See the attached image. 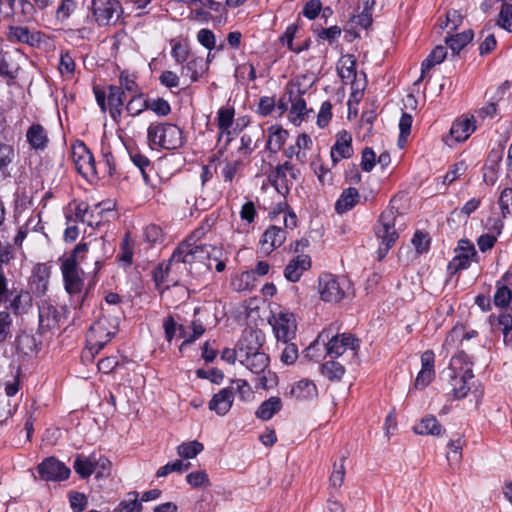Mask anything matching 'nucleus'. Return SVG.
<instances>
[{
  "mask_svg": "<svg viewBox=\"0 0 512 512\" xmlns=\"http://www.w3.org/2000/svg\"><path fill=\"white\" fill-rule=\"evenodd\" d=\"M262 346L260 331L246 329L239 341L240 352H258Z\"/></svg>",
  "mask_w": 512,
  "mask_h": 512,
  "instance_id": "33",
  "label": "nucleus"
},
{
  "mask_svg": "<svg viewBox=\"0 0 512 512\" xmlns=\"http://www.w3.org/2000/svg\"><path fill=\"white\" fill-rule=\"evenodd\" d=\"M239 362L251 372L260 373L268 366L269 356L268 354H240Z\"/></svg>",
  "mask_w": 512,
  "mask_h": 512,
  "instance_id": "34",
  "label": "nucleus"
},
{
  "mask_svg": "<svg viewBox=\"0 0 512 512\" xmlns=\"http://www.w3.org/2000/svg\"><path fill=\"white\" fill-rule=\"evenodd\" d=\"M345 457H342L340 463H334L333 471L330 476V486L334 489H339L345 478V466H344Z\"/></svg>",
  "mask_w": 512,
  "mask_h": 512,
  "instance_id": "51",
  "label": "nucleus"
},
{
  "mask_svg": "<svg viewBox=\"0 0 512 512\" xmlns=\"http://www.w3.org/2000/svg\"><path fill=\"white\" fill-rule=\"evenodd\" d=\"M418 435L440 436L445 431L434 415H426L413 427Z\"/></svg>",
  "mask_w": 512,
  "mask_h": 512,
  "instance_id": "31",
  "label": "nucleus"
},
{
  "mask_svg": "<svg viewBox=\"0 0 512 512\" xmlns=\"http://www.w3.org/2000/svg\"><path fill=\"white\" fill-rule=\"evenodd\" d=\"M397 219L398 212L393 208L386 209L380 215L379 225L376 228V236L380 240L378 248L379 259L385 257L399 237L396 228Z\"/></svg>",
  "mask_w": 512,
  "mask_h": 512,
  "instance_id": "7",
  "label": "nucleus"
},
{
  "mask_svg": "<svg viewBox=\"0 0 512 512\" xmlns=\"http://www.w3.org/2000/svg\"><path fill=\"white\" fill-rule=\"evenodd\" d=\"M313 169L315 174L317 175V178L319 182L322 185H331L333 181V176L329 168L325 167L320 162H313L312 163Z\"/></svg>",
  "mask_w": 512,
  "mask_h": 512,
  "instance_id": "64",
  "label": "nucleus"
},
{
  "mask_svg": "<svg viewBox=\"0 0 512 512\" xmlns=\"http://www.w3.org/2000/svg\"><path fill=\"white\" fill-rule=\"evenodd\" d=\"M235 109L232 106H223L217 112V126L219 129L218 143L226 147L233 139L232 126Z\"/></svg>",
  "mask_w": 512,
  "mask_h": 512,
  "instance_id": "13",
  "label": "nucleus"
},
{
  "mask_svg": "<svg viewBox=\"0 0 512 512\" xmlns=\"http://www.w3.org/2000/svg\"><path fill=\"white\" fill-rule=\"evenodd\" d=\"M219 254L220 251L216 247L208 244H196L194 237L191 236L173 252L172 260H178L185 264L201 262L210 269L212 261H216Z\"/></svg>",
  "mask_w": 512,
  "mask_h": 512,
  "instance_id": "4",
  "label": "nucleus"
},
{
  "mask_svg": "<svg viewBox=\"0 0 512 512\" xmlns=\"http://www.w3.org/2000/svg\"><path fill=\"white\" fill-rule=\"evenodd\" d=\"M7 36L11 42L32 44L34 40L26 27L11 26Z\"/></svg>",
  "mask_w": 512,
  "mask_h": 512,
  "instance_id": "47",
  "label": "nucleus"
},
{
  "mask_svg": "<svg viewBox=\"0 0 512 512\" xmlns=\"http://www.w3.org/2000/svg\"><path fill=\"white\" fill-rule=\"evenodd\" d=\"M114 331H107L105 323L102 320L94 323L89 332L87 333V347L89 350H101L104 348L107 342L110 341L111 337L114 336Z\"/></svg>",
  "mask_w": 512,
  "mask_h": 512,
  "instance_id": "15",
  "label": "nucleus"
},
{
  "mask_svg": "<svg viewBox=\"0 0 512 512\" xmlns=\"http://www.w3.org/2000/svg\"><path fill=\"white\" fill-rule=\"evenodd\" d=\"M124 92L121 87L111 85L108 93V105L111 118L115 122H120L122 116V107L124 104Z\"/></svg>",
  "mask_w": 512,
  "mask_h": 512,
  "instance_id": "30",
  "label": "nucleus"
},
{
  "mask_svg": "<svg viewBox=\"0 0 512 512\" xmlns=\"http://www.w3.org/2000/svg\"><path fill=\"white\" fill-rule=\"evenodd\" d=\"M148 109L152 110L159 116H166L170 113V104L163 98L147 100Z\"/></svg>",
  "mask_w": 512,
  "mask_h": 512,
  "instance_id": "63",
  "label": "nucleus"
},
{
  "mask_svg": "<svg viewBox=\"0 0 512 512\" xmlns=\"http://www.w3.org/2000/svg\"><path fill=\"white\" fill-rule=\"evenodd\" d=\"M218 323L216 314L208 311L207 309L195 308L194 319L190 324L191 334L186 336V332L182 326H178L172 316L165 318L163 328L165 331L166 339L171 341L175 336L176 331L179 330L184 340L180 345V350L186 349L189 344L201 337L207 329L215 327Z\"/></svg>",
  "mask_w": 512,
  "mask_h": 512,
  "instance_id": "1",
  "label": "nucleus"
},
{
  "mask_svg": "<svg viewBox=\"0 0 512 512\" xmlns=\"http://www.w3.org/2000/svg\"><path fill=\"white\" fill-rule=\"evenodd\" d=\"M288 395L297 401H312L318 397V389L312 380L301 379L291 386Z\"/></svg>",
  "mask_w": 512,
  "mask_h": 512,
  "instance_id": "19",
  "label": "nucleus"
},
{
  "mask_svg": "<svg viewBox=\"0 0 512 512\" xmlns=\"http://www.w3.org/2000/svg\"><path fill=\"white\" fill-rule=\"evenodd\" d=\"M498 324L502 330L506 347L512 350V316L510 314H501L498 317Z\"/></svg>",
  "mask_w": 512,
  "mask_h": 512,
  "instance_id": "46",
  "label": "nucleus"
},
{
  "mask_svg": "<svg viewBox=\"0 0 512 512\" xmlns=\"http://www.w3.org/2000/svg\"><path fill=\"white\" fill-rule=\"evenodd\" d=\"M338 75L342 80L350 81L356 75V60L352 55H344L337 66Z\"/></svg>",
  "mask_w": 512,
  "mask_h": 512,
  "instance_id": "40",
  "label": "nucleus"
},
{
  "mask_svg": "<svg viewBox=\"0 0 512 512\" xmlns=\"http://www.w3.org/2000/svg\"><path fill=\"white\" fill-rule=\"evenodd\" d=\"M181 263L178 260H172V257L164 263L159 264L153 271V278L156 286L161 288L162 285L167 284L165 288L169 287V282L176 283L174 280H169V273L173 264Z\"/></svg>",
  "mask_w": 512,
  "mask_h": 512,
  "instance_id": "39",
  "label": "nucleus"
},
{
  "mask_svg": "<svg viewBox=\"0 0 512 512\" xmlns=\"http://www.w3.org/2000/svg\"><path fill=\"white\" fill-rule=\"evenodd\" d=\"M90 213V207L88 204L81 202L75 207V221L87 223L89 226L98 225V221L94 219H88V214Z\"/></svg>",
  "mask_w": 512,
  "mask_h": 512,
  "instance_id": "61",
  "label": "nucleus"
},
{
  "mask_svg": "<svg viewBox=\"0 0 512 512\" xmlns=\"http://www.w3.org/2000/svg\"><path fill=\"white\" fill-rule=\"evenodd\" d=\"M233 390V394L236 392L243 401L250 399L252 396L251 386L247 381L243 379H237L232 381L231 386L228 387Z\"/></svg>",
  "mask_w": 512,
  "mask_h": 512,
  "instance_id": "55",
  "label": "nucleus"
},
{
  "mask_svg": "<svg viewBox=\"0 0 512 512\" xmlns=\"http://www.w3.org/2000/svg\"><path fill=\"white\" fill-rule=\"evenodd\" d=\"M87 250V244L79 243L69 255L61 259V272L63 275L64 286L65 290L70 295H78L83 289V272L78 268V265L83 260L82 254L86 253Z\"/></svg>",
  "mask_w": 512,
  "mask_h": 512,
  "instance_id": "3",
  "label": "nucleus"
},
{
  "mask_svg": "<svg viewBox=\"0 0 512 512\" xmlns=\"http://www.w3.org/2000/svg\"><path fill=\"white\" fill-rule=\"evenodd\" d=\"M147 139L151 147L168 150L180 148L184 143L182 130L171 123H151L147 129Z\"/></svg>",
  "mask_w": 512,
  "mask_h": 512,
  "instance_id": "6",
  "label": "nucleus"
},
{
  "mask_svg": "<svg viewBox=\"0 0 512 512\" xmlns=\"http://www.w3.org/2000/svg\"><path fill=\"white\" fill-rule=\"evenodd\" d=\"M287 231L280 226L271 225L264 232L261 245L266 253H270L274 249L280 247L286 240Z\"/></svg>",
  "mask_w": 512,
  "mask_h": 512,
  "instance_id": "21",
  "label": "nucleus"
},
{
  "mask_svg": "<svg viewBox=\"0 0 512 512\" xmlns=\"http://www.w3.org/2000/svg\"><path fill=\"white\" fill-rule=\"evenodd\" d=\"M233 400V390L228 387L223 388L212 397L209 402V409L223 416L231 409Z\"/></svg>",
  "mask_w": 512,
  "mask_h": 512,
  "instance_id": "26",
  "label": "nucleus"
},
{
  "mask_svg": "<svg viewBox=\"0 0 512 512\" xmlns=\"http://www.w3.org/2000/svg\"><path fill=\"white\" fill-rule=\"evenodd\" d=\"M57 308L48 301H43L39 306V328L43 331L55 328L60 321Z\"/></svg>",
  "mask_w": 512,
  "mask_h": 512,
  "instance_id": "23",
  "label": "nucleus"
},
{
  "mask_svg": "<svg viewBox=\"0 0 512 512\" xmlns=\"http://www.w3.org/2000/svg\"><path fill=\"white\" fill-rule=\"evenodd\" d=\"M14 155V149L12 146L0 144V175L4 178L10 175L8 167L14 159Z\"/></svg>",
  "mask_w": 512,
  "mask_h": 512,
  "instance_id": "44",
  "label": "nucleus"
},
{
  "mask_svg": "<svg viewBox=\"0 0 512 512\" xmlns=\"http://www.w3.org/2000/svg\"><path fill=\"white\" fill-rule=\"evenodd\" d=\"M186 481L195 488L207 487L210 485L208 475L205 471L191 472L186 476Z\"/></svg>",
  "mask_w": 512,
  "mask_h": 512,
  "instance_id": "62",
  "label": "nucleus"
},
{
  "mask_svg": "<svg viewBox=\"0 0 512 512\" xmlns=\"http://www.w3.org/2000/svg\"><path fill=\"white\" fill-rule=\"evenodd\" d=\"M209 69V57L205 60L202 57L191 58L182 67V75L189 76L192 82L198 81Z\"/></svg>",
  "mask_w": 512,
  "mask_h": 512,
  "instance_id": "29",
  "label": "nucleus"
},
{
  "mask_svg": "<svg viewBox=\"0 0 512 512\" xmlns=\"http://www.w3.org/2000/svg\"><path fill=\"white\" fill-rule=\"evenodd\" d=\"M2 302L6 303V308L16 316L27 314L33 307V297L29 291L24 289L9 290Z\"/></svg>",
  "mask_w": 512,
  "mask_h": 512,
  "instance_id": "11",
  "label": "nucleus"
},
{
  "mask_svg": "<svg viewBox=\"0 0 512 512\" xmlns=\"http://www.w3.org/2000/svg\"><path fill=\"white\" fill-rule=\"evenodd\" d=\"M454 251L455 256L448 264V270L453 274L469 268L472 262H479L475 246L468 239H460Z\"/></svg>",
  "mask_w": 512,
  "mask_h": 512,
  "instance_id": "10",
  "label": "nucleus"
},
{
  "mask_svg": "<svg viewBox=\"0 0 512 512\" xmlns=\"http://www.w3.org/2000/svg\"><path fill=\"white\" fill-rule=\"evenodd\" d=\"M203 449V444L194 440L179 445L177 447V453L180 457L191 459L194 458L197 454H199Z\"/></svg>",
  "mask_w": 512,
  "mask_h": 512,
  "instance_id": "45",
  "label": "nucleus"
},
{
  "mask_svg": "<svg viewBox=\"0 0 512 512\" xmlns=\"http://www.w3.org/2000/svg\"><path fill=\"white\" fill-rule=\"evenodd\" d=\"M421 363L422 367L415 379L414 384L416 389H424L427 387L435 376V359L433 354H422Z\"/></svg>",
  "mask_w": 512,
  "mask_h": 512,
  "instance_id": "24",
  "label": "nucleus"
},
{
  "mask_svg": "<svg viewBox=\"0 0 512 512\" xmlns=\"http://www.w3.org/2000/svg\"><path fill=\"white\" fill-rule=\"evenodd\" d=\"M351 143L352 137L348 132L343 131L338 133L337 139L330 151L331 159L334 164L352 156L353 149Z\"/></svg>",
  "mask_w": 512,
  "mask_h": 512,
  "instance_id": "20",
  "label": "nucleus"
},
{
  "mask_svg": "<svg viewBox=\"0 0 512 512\" xmlns=\"http://www.w3.org/2000/svg\"><path fill=\"white\" fill-rule=\"evenodd\" d=\"M287 137L288 132L286 130L279 126H271L268 129V140L266 143V148L273 153L278 152L282 148Z\"/></svg>",
  "mask_w": 512,
  "mask_h": 512,
  "instance_id": "38",
  "label": "nucleus"
},
{
  "mask_svg": "<svg viewBox=\"0 0 512 512\" xmlns=\"http://www.w3.org/2000/svg\"><path fill=\"white\" fill-rule=\"evenodd\" d=\"M447 51L446 47L442 45L436 46L432 52L427 56V58L422 62L421 65V75L419 79L415 82V84H418L420 81L423 80L425 73L429 71L434 66L442 63L444 59L446 58Z\"/></svg>",
  "mask_w": 512,
  "mask_h": 512,
  "instance_id": "35",
  "label": "nucleus"
},
{
  "mask_svg": "<svg viewBox=\"0 0 512 512\" xmlns=\"http://www.w3.org/2000/svg\"><path fill=\"white\" fill-rule=\"evenodd\" d=\"M498 202L503 218L512 215V188H505L501 192Z\"/></svg>",
  "mask_w": 512,
  "mask_h": 512,
  "instance_id": "56",
  "label": "nucleus"
},
{
  "mask_svg": "<svg viewBox=\"0 0 512 512\" xmlns=\"http://www.w3.org/2000/svg\"><path fill=\"white\" fill-rule=\"evenodd\" d=\"M476 125L473 117H462L457 119L450 129V136L456 142L466 141L475 131Z\"/></svg>",
  "mask_w": 512,
  "mask_h": 512,
  "instance_id": "28",
  "label": "nucleus"
},
{
  "mask_svg": "<svg viewBox=\"0 0 512 512\" xmlns=\"http://www.w3.org/2000/svg\"><path fill=\"white\" fill-rule=\"evenodd\" d=\"M22 375V370L20 366L15 368V371L12 372L11 378L4 381V391L8 397H12L16 395V393L20 389V377Z\"/></svg>",
  "mask_w": 512,
  "mask_h": 512,
  "instance_id": "49",
  "label": "nucleus"
},
{
  "mask_svg": "<svg viewBox=\"0 0 512 512\" xmlns=\"http://www.w3.org/2000/svg\"><path fill=\"white\" fill-rule=\"evenodd\" d=\"M292 178L293 169L288 163L277 167L274 173L270 175V181L281 194H285L289 191V185L292 182Z\"/></svg>",
  "mask_w": 512,
  "mask_h": 512,
  "instance_id": "25",
  "label": "nucleus"
},
{
  "mask_svg": "<svg viewBox=\"0 0 512 512\" xmlns=\"http://www.w3.org/2000/svg\"><path fill=\"white\" fill-rule=\"evenodd\" d=\"M359 201V193L356 188L345 189L335 203V210L338 213H345L352 209Z\"/></svg>",
  "mask_w": 512,
  "mask_h": 512,
  "instance_id": "37",
  "label": "nucleus"
},
{
  "mask_svg": "<svg viewBox=\"0 0 512 512\" xmlns=\"http://www.w3.org/2000/svg\"><path fill=\"white\" fill-rule=\"evenodd\" d=\"M498 25L508 32H512V4L504 3L501 7Z\"/></svg>",
  "mask_w": 512,
  "mask_h": 512,
  "instance_id": "54",
  "label": "nucleus"
},
{
  "mask_svg": "<svg viewBox=\"0 0 512 512\" xmlns=\"http://www.w3.org/2000/svg\"><path fill=\"white\" fill-rule=\"evenodd\" d=\"M241 166V161L239 160H226L221 169V175L224 178L225 182H232L235 175L237 174L239 168Z\"/></svg>",
  "mask_w": 512,
  "mask_h": 512,
  "instance_id": "60",
  "label": "nucleus"
},
{
  "mask_svg": "<svg viewBox=\"0 0 512 512\" xmlns=\"http://www.w3.org/2000/svg\"><path fill=\"white\" fill-rule=\"evenodd\" d=\"M148 109L147 99H143L142 94H134L126 105V111L130 116H137Z\"/></svg>",
  "mask_w": 512,
  "mask_h": 512,
  "instance_id": "48",
  "label": "nucleus"
},
{
  "mask_svg": "<svg viewBox=\"0 0 512 512\" xmlns=\"http://www.w3.org/2000/svg\"><path fill=\"white\" fill-rule=\"evenodd\" d=\"M412 126V116L408 113H403L400 120H399V138H398V145L399 147H404L407 137L410 134Z\"/></svg>",
  "mask_w": 512,
  "mask_h": 512,
  "instance_id": "50",
  "label": "nucleus"
},
{
  "mask_svg": "<svg viewBox=\"0 0 512 512\" xmlns=\"http://www.w3.org/2000/svg\"><path fill=\"white\" fill-rule=\"evenodd\" d=\"M26 138L31 148L35 150H43L48 143L47 132L40 124H32L26 132Z\"/></svg>",
  "mask_w": 512,
  "mask_h": 512,
  "instance_id": "32",
  "label": "nucleus"
},
{
  "mask_svg": "<svg viewBox=\"0 0 512 512\" xmlns=\"http://www.w3.org/2000/svg\"><path fill=\"white\" fill-rule=\"evenodd\" d=\"M190 465H191L190 463H184L181 460H176L174 462L167 463L166 465L160 467L157 470L156 476L157 477H165L172 472L186 471V470H188Z\"/></svg>",
  "mask_w": 512,
  "mask_h": 512,
  "instance_id": "52",
  "label": "nucleus"
},
{
  "mask_svg": "<svg viewBox=\"0 0 512 512\" xmlns=\"http://www.w3.org/2000/svg\"><path fill=\"white\" fill-rule=\"evenodd\" d=\"M312 140L307 134H300L296 140V158L303 162L306 159V150H310Z\"/></svg>",
  "mask_w": 512,
  "mask_h": 512,
  "instance_id": "58",
  "label": "nucleus"
},
{
  "mask_svg": "<svg viewBox=\"0 0 512 512\" xmlns=\"http://www.w3.org/2000/svg\"><path fill=\"white\" fill-rule=\"evenodd\" d=\"M298 31V26L296 24H291L289 25L284 34L280 37V42L282 44H286L287 47L295 52V53H300L301 52V48H296V46L294 45L293 43V40L296 36V33Z\"/></svg>",
  "mask_w": 512,
  "mask_h": 512,
  "instance_id": "59",
  "label": "nucleus"
},
{
  "mask_svg": "<svg viewBox=\"0 0 512 512\" xmlns=\"http://www.w3.org/2000/svg\"><path fill=\"white\" fill-rule=\"evenodd\" d=\"M73 161H74L76 170L84 178H86L88 180H92L93 178L96 177L97 171H96L94 157H93L92 153L88 150V148L83 143H81L77 146H74Z\"/></svg>",
  "mask_w": 512,
  "mask_h": 512,
  "instance_id": "12",
  "label": "nucleus"
},
{
  "mask_svg": "<svg viewBox=\"0 0 512 512\" xmlns=\"http://www.w3.org/2000/svg\"><path fill=\"white\" fill-rule=\"evenodd\" d=\"M320 346L326 352H347L360 349V340L351 333H334L332 327L323 329L317 338L307 347L319 350Z\"/></svg>",
  "mask_w": 512,
  "mask_h": 512,
  "instance_id": "5",
  "label": "nucleus"
},
{
  "mask_svg": "<svg viewBox=\"0 0 512 512\" xmlns=\"http://www.w3.org/2000/svg\"><path fill=\"white\" fill-rule=\"evenodd\" d=\"M463 445L464 442L461 438L452 440L448 443L449 451L447 452L446 457L450 463H458L461 460V450L463 448Z\"/></svg>",
  "mask_w": 512,
  "mask_h": 512,
  "instance_id": "57",
  "label": "nucleus"
},
{
  "mask_svg": "<svg viewBox=\"0 0 512 512\" xmlns=\"http://www.w3.org/2000/svg\"><path fill=\"white\" fill-rule=\"evenodd\" d=\"M478 335L476 330L466 331L462 325H456L449 332L444 342V348L446 350H458L460 348H470L465 343L469 342L472 338Z\"/></svg>",
  "mask_w": 512,
  "mask_h": 512,
  "instance_id": "16",
  "label": "nucleus"
},
{
  "mask_svg": "<svg viewBox=\"0 0 512 512\" xmlns=\"http://www.w3.org/2000/svg\"><path fill=\"white\" fill-rule=\"evenodd\" d=\"M273 331L278 341H282L286 344L283 352H298V348L295 344H288L290 339L295 336L297 325L294 314L288 311H279L274 313L269 319Z\"/></svg>",
  "mask_w": 512,
  "mask_h": 512,
  "instance_id": "8",
  "label": "nucleus"
},
{
  "mask_svg": "<svg viewBox=\"0 0 512 512\" xmlns=\"http://www.w3.org/2000/svg\"><path fill=\"white\" fill-rule=\"evenodd\" d=\"M288 101L291 103L289 120L291 123L298 126L310 111L306 107V101L299 93L294 94L293 92H290Z\"/></svg>",
  "mask_w": 512,
  "mask_h": 512,
  "instance_id": "27",
  "label": "nucleus"
},
{
  "mask_svg": "<svg viewBox=\"0 0 512 512\" xmlns=\"http://www.w3.org/2000/svg\"><path fill=\"white\" fill-rule=\"evenodd\" d=\"M311 267L308 255L300 254L294 257L285 267L284 276L291 282H297L302 274Z\"/></svg>",
  "mask_w": 512,
  "mask_h": 512,
  "instance_id": "22",
  "label": "nucleus"
},
{
  "mask_svg": "<svg viewBox=\"0 0 512 512\" xmlns=\"http://www.w3.org/2000/svg\"><path fill=\"white\" fill-rule=\"evenodd\" d=\"M282 408V400L273 396L261 403L255 412L257 418L268 421Z\"/></svg>",
  "mask_w": 512,
  "mask_h": 512,
  "instance_id": "36",
  "label": "nucleus"
},
{
  "mask_svg": "<svg viewBox=\"0 0 512 512\" xmlns=\"http://www.w3.org/2000/svg\"><path fill=\"white\" fill-rule=\"evenodd\" d=\"M73 467L80 477L88 478L95 472V467L93 466V454L90 456L77 455L74 460Z\"/></svg>",
  "mask_w": 512,
  "mask_h": 512,
  "instance_id": "41",
  "label": "nucleus"
},
{
  "mask_svg": "<svg viewBox=\"0 0 512 512\" xmlns=\"http://www.w3.org/2000/svg\"><path fill=\"white\" fill-rule=\"evenodd\" d=\"M58 69L62 76L70 79L74 75L75 62L68 53H62Z\"/></svg>",
  "mask_w": 512,
  "mask_h": 512,
  "instance_id": "53",
  "label": "nucleus"
},
{
  "mask_svg": "<svg viewBox=\"0 0 512 512\" xmlns=\"http://www.w3.org/2000/svg\"><path fill=\"white\" fill-rule=\"evenodd\" d=\"M322 374L329 380H340L345 373L344 366L334 359L326 360L321 366Z\"/></svg>",
  "mask_w": 512,
  "mask_h": 512,
  "instance_id": "42",
  "label": "nucleus"
},
{
  "mask_svg": "<svg viewBox=\"0 0 512 512\" xmlns=\"http://www.w3.org/2000/svg\"><path fill=\"white\" fill-rule=\"evenodd\" d=\"M473 31L467 30L453 37L446 38V44L454 53H459L473 39Z\"/></svg>",
  "mask_w": 512,
  "mask_h": 512,
  "instance_id": "43",
  "label": "nucleus"
},
{
  "mask_svg": "<svg viewBox=\"0 0 512 512\" xmlns=\"http://www.w3.org/2000/svg\"><path fill=\"white\" fill-rule=\"evenodd\" d=\"M497 307L505 308L512 304V270L507 271L496 283L493 297Z\"/></svg>",
  "mask_w": 512,
  "mask_h": 512,
  "instance_id": "18",
  "label": "nucleus"
},
{
  "mask_svg": "<svg viewBox=\"0 0 512 512\" xmlns=\"http://www.w3.org/2000/svg\"><path fill=\"white\" fill-rule=\"evenodd\" d=\"M38 473L47 481H62L69 477L71 471L64 463L50 457L38 465Z\"/></svg>",
  "mask_w": 512,
  "mask_h": 512,
  "instance_id": "14",
  "label": "nucleus"
},
{
  "mask_svg": "<svg viewBox=\"0 0 512 512\" xmlns=\"http://www.w3.org/2000/svg\"><path fill=\"white\" fill-rule=\"evenodd\" d=\"M444 374L449 379L454 398L466 397L470 390L468 381L473 378L472 363L468 354H454Z\"/></svg>",
  "mask_w": 512,
  "mask_h": 512,
  "instance_id": "2",
  "label": "nucleus"
},
{
  "mask_svg": "<svg viewBox=\"0 0 512 512\" xmlns=\"http://www.w3.org/2000/svg\"><path fill=\"white\" fill-rule=\"evenodd\" d=\"M119 8L115 0H92V12L99 25H109Z\"/></svg>",
  "mask_w": 512,
  "mask_h": 512,
  "instance_id": "17",
  "label": "nucleus"
},
{
  "mask_svg": "<svg viewBox=\"0 0 512 512\" xmlns=\"http://www.w3.org/2000/svg\"><path fill=\"white\" fill-rule=\"evenodd\" d=\"M350 289V281L345 277L324 274L319 278L318 291L325 302H340L349 294Z\"/></svg>",
  "mask_w": 512,
  "mask_h": 512,
  "instance_id": "9",
  "label": "nucleus"
}]
</instances>
